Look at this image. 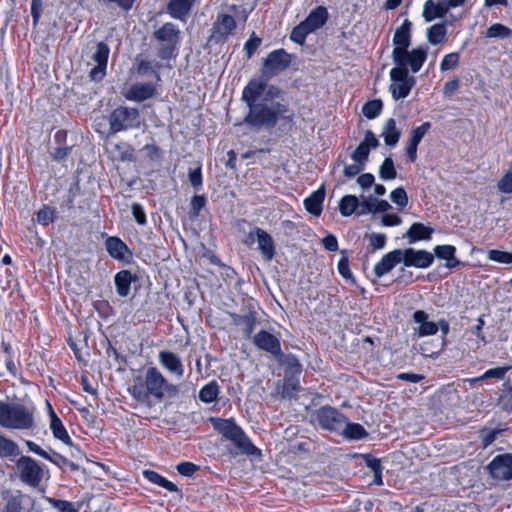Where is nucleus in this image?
<instances>
[{
    "label": "nucleus",
    "mask_w": 512,
    "mask_h": 512,
    "mask_svg": "<svg viewBox=\"0 0 512 512\" xmlns=\"http://www.w3.org/2000/svg\"><path fill=\"white\" fill-rule=\"evenodd\" d=\"M279 93L276 87L268 86L264 80L252 79L242 92V99L249 107L246 123L257 127H273L278 121L290 124L294 114L286 105L272 101Z\"/></svg>",
    "instance_id": "nucleus-1"
},
{
    "label": "nucleus",
    "mask_w": 512,
    "mask_h": 512,
    "mask_svg": "<svg viewBox=\"0 0 512 512\" xmlns=\"http://www.w3.org/2000/svg\"><path fill=\"white\" fill-rule=\"evenodd\" d=\"M128 391L136 400L145 401L149 396L160 400L166 394L176 393L177 389L165 379L157 368L149 367L144 378L137 376L133 379Z\"/></svg>",
    "instance_id": "nucleus-2"
},
{
    "label": "nucleus",
    "mask_w": 512,
    "mask_h": 512,
    "mask_svg": "<svg viewBox=\"0 0 512 512\" xmlns=\"http://www.w3.org/2000/svg\"><path fill=\"white\" fill-rule=\"evenodd\" d=\"M212 426L227 440L247 455H257L260 450L252 444L245 432L232 419L211 418Z\"/></svg>",
    "instance_id": "nucleus-3"
},
{
    "label": "nucleus",
    "mask_w": 512,
    "mask_h": 512,
    "mask_svg": "<svg viewBox=\"0 0 512 512\" xmlns=\"http://www.w3.org/2000/svg\"><path fill=\"white\" fill-rule=\"evenodd\" d=\"M34 422L32 412L20 404L0 403V425L7 429L25 430Z\"/></svg>",
    "instance_id": "nucleus-4"
},
{
    "label": "nucleus",
    "mask_w": 512,
    "mask_h": 512,
    "mask_svg": "<svg viewBox=\"0 0 512 512\" xmlns=\"http://www.w3.org/2000/svg\"><path fill=\"white\" fill-rule=\"evenodd\" d=\"M391 84L389 90L394 100L406 98L415 85V77L410 76L405 67H394L390 70Z\"/></svg>",
    "instance_id": "nucleus-5"
},
{
    "label": "nucleus",
    "mask_w": 512,
    "mask_h": 512,
    "mask_svg": "<svg viewBox=\"0 0 512 512\" xmlns=\"http://www.w3.org/2000/svg\"><path fill=\"white\" fill-rule=\"evenodd\" d=\"M141 124L139 112L135 108L118 107L109 118V125L112 132L137 128Z\"/></svg>",
    "instance_id": "nucleus-6"
},
{
    "label": "nucleus",
    "mask_w": 512,
    "mask_h": 512,
    "mask_svg": "<svg viewBox=\"0 0 512 512\" xmlns=\"http://www.w3.org/2000/svg\"><path fill=\"white\" fill-rule=\"evenodd\" d=\"M19 477L22 482L36 487L40 484L43 478V469L41 466L31 457L22 456L16 463Z\"/></svg>",
    "instance_id": "nucleus-7"
},
{
    "label": "nucleus",
    "mask_w": 512,
    "mask_h": 512,
    "mask_svg": "<svg viewBox=\"0 0 512 512\" xmlns=\"http://www.w3.org/2000/svg\"><path fill=\"white\" fill-rule=\"evenodd\" d=\"M154 36L162 45V58H169L176 45L179 43V30L174 24L166 23L160 29L155 31Z\"/></svg>",
    "instance_id": "nucleus-8"
},
{
    "label": "nucleus",
    "mask_w": 512,
    "mask_h": 512,
    "mask_svg": "<svg viewBox=\"0 0 512 512\" xmlns=\"http://www.w3.org/2000/svg\"><path fill=\"white\" fill-rule=\"evenodd\" d=\"M290 55L283 49L274 50L267 55L263 64V75L270 78L289 67Z\"/></svg>",
    "instance_id": "nucleus-9"
},
{
    "label": "nucleus",
    "mask_w": 512,
    "mask_h": 512,
    "mask_svg": "<svg viewBox=\"0 0 512 512\" xmlns=\"http://www.w3.org/2000/svg\"><path fill=\"white\" fill-rule=\"evenodd\" d=\"M401 253L402 263L407 267L426 269L430 267L434 261L433 253L426 250L406 248L401 249Z\"/></svg>",
    "instance_id": "nucleus-10"
},
{
    "label": "nucleus",
    "mask_w": 512,
    "mask_h": 512,
    "mask_svg": "<svg viewBox=\"0 0 512 512\" xmlns=\"http://www.w3.org/2000/svg\"><path fill=\"white\" fill-rule=\"evenodd\" d=\"M257 242L258 248L267 261L272 260L275 255V246L272 237L261 228H254L248 234L247 243Z\"/></svg>",
    "instance_id": "nucleus-11"
},
{
    "label": "nucleus",
    "mask_w": 512,
    "mask_h": 512,
    "mask_svg": "<svg viewBox=\"0 0 512 512\" xmlns=\"http://www.w3.org/2000/svg\"><path fill=\"white\" fill-rule=\"evenodd\" d=\"M411 38V22L406 19L400 27H398L393 36L394 49L392 52L393 60H401L405 55V50L410 46Z\"/></svg>",
    "instance_id": "nucleus-12"
},
{
    "label": "nucleus",
    "mask_w": 512,
    "mask_h": 512,
    "mask_svg": "<svg viewBox=\"0 0 512 512\" xmlns=\"http://www.w3.org/2000/svg\"><path fill=\"white\" fill-rule=\"evenodd\" d=\"M344 416L336 409L323 407L317 412L319 425L330 431L340 432L344 425Z\"/></svg>",
    "instance_id": "nucleus-13"
},
{
    "label": "nucleus",
    "mask_w": 512,
    "mask_h": 512,
    "mask_svg": "<svg viewBox=\"0 0 512 512\" xmlns=\"http://www.w3.org/2000/svg\"><path fill=\"white\" fill-rule=\"evenodd\" d=\"M493 478L509 480L512 478V455L502 454L496 456L488 465Z\"/></svg>",
    "instance_id": "nucleus-14"
},
{
    "label": "nucleus",
    "mask_w": 512,
    "mask_h": 512,
    "mask_svg": "<svg viewBox=\"0 0 512 512\" xmlns=\"http://www.w3.org/2000/svg\"><path fill=\"white\" fill-rule=\"evenodd\" d=\"M427 58V50L424 48H416L410 52L405 50V55L401 60H394L396 67H405L408 70L410 67L413 73L418 72L423 66Z\"/></svg>",
    "instance_id": "nucleus-15"
},
{
    "label": "nucleus",
    "mask_w": 512,
    "mask_h": 512,
    "mask_svg": "<svg viewBox=\"0 0 512 512\" xmlns=\"http://www.w3.org/2000/svg\"><path fill=\"white\" fill-rule=\"evenodd\" d=\"M108 56L109 47L103 42L98 43L96 46V50L92 55V61L95 63V67L91 69L90 77L93 80L102 79L105 75Z\"/></svg>",
    "instance_id": "nucleus-16"
},
{
    "label": "nucleus",
    "mask_w": 512,
    "mask_h": 512,
    "mask_svg": "<svg viewBox=\"0 0 512 512\" xmlns=\"http://www.w3.org/2000/svg\"><path fill=\"white\" fill-rule=\"evenodd\" d=\"M253 342L257 348L264 350L274 356L281 354V345L279 339L265 330H261L256 333L253 338Z\"/></svg>",
    "instance_id": "nucleus-17"
},
{
    "label": "nucleus",
    "mask_w": 512,
    "mask_h": 512,
    "mask_svg": "<svg viewBox=\"0 0 512 512\" xmlns=\"http://www.w3.org/2000/svg\"><path fill=\"white\" fill-rule=\"evenodd\" d=\"M4 500L2 512H28L32 504L30 497L19 491L7 494Z\"/></svg>",
    "instance_id": "nucleus-18"
},
{
    "label": "nucleus",
    "mask_w": 512,
    "mask_h": 512,
    "mask_svg": "<svg viewBox=\"0 0 512 512\" xmlns=\"http://www.w3.org/2000/svg\"><path fill=\"white\" fill-rule=\"evenodd\" d=\"M413 320L417 324V327L414 328V333L418 337L435 335L438 331L437 324L433 321H429L428 314L422 310L414 312Z\"/></svg>",
    "instance_id": "nucleus-19"
},
{
    "label": "nucleus",
    "mask_w": 512,
    "mask_h": 512,
    "mask_svg": "<svg viewBox=\"0 0 512 512\" xmlns=\"http://www.w3.org/2000/svg\"><path fill=\"white\" fill-rule=\"evenodd\" d=\"M401 249H395L385 254L379 262L374 265V273L378 278L388 274L397 264L402 263Z\"/></svg>",
    "instance_id": "nucleus-20"
},
{
    "label": "nucleus",
    "mask_w": 512,
    "mask_h": 512,
    "mask_svg": "<svg viewBox=\"0 0 512 512\" xmlns=\"http://www.w3.org/2000/svg\"><path fill=\"white\" fill-rule=\"evenodd\" d=\"M48 416H49V427L52 431L53 436L63 442L65 445H71V438L64 427L61 419L56 415L51 404L46 402Z\"/></svg>",
    "instance_id": "nucleus-21"
},
{
    "label": "nucleus",
    "mask_w": 512,
    "mask_h": 512,
    "mask_svg": "<svg viewBox=\"0 0 512 512\" xmlns=\"http://www.w3.org/2000/svg\"><path fill=\"white\" fill-rule=\"evenodd\" d=\"M444 3L443 0H426L422 9L424 20L432 22L435 19L444 17L448 13Z\"/></svg>",
    "instance_id": "nucleus-22"
},
{
    "label": "nucleus",
    "mask_w": 512,
    "mask_h": 512,
    "mask_svg": "<svg viewBox=\"0 0 512 512\" xmlns=\"http://www.w3.org/2000/svg\"><path fill=\"white\" fill-rule=\"evenodd\" d=\"M434 229L426 226L423 223H413L408 231L403 235V238L408 240V243H416L418 241H428L431 239Z\"/></svg>",
    "instance_id": "nucleus-23"
},
{
    "label": "nucleus",
    "mask_w": 512,
    "mask_h": 512,
    "mask_svg": "<svg viewBox=\"0 0 512 512\" xmlns=\"http://www.w3.org/2000/svg\"><path fill=\"white\" fill-rule=\"evenodd\" d=\"M159 362L176 377L181 378L184 375V367L176 354L169 351H161L159 353Z\"/></svg>",
    "instance_id": "nucleus-24"
},
{
    "label": "nucleus",
    "mask_w": 512,
    "mask_h": 512,
    "mask_svg": "<svg viewBox=\"0 0 512 512\" xmlns=\"http://www.w3.org/2000/svg\"><path fill=\"white\" fill-rule=\"evenodd\" d=\"M153 94V85L147 83H137L129 87L124 96L128 100L141 102L151 98Z\"/></svg>",
    "instance_id": "nucleus-25"
},
{
    "label": "nucleus",
    "mask_w": 512,
    "mask_h": 512,
    "mask_svg": "<svg viewBox=\"0 0 512 512\" xmlns=\"http://www.w3.org/2000/svg\"><path fill=\"white\" fill-rule=\"evenodd\" d=\"M325 198L324 186L319 187L304 200L305 209L312 215L318 217L322 212V205Z\"/></svg>",
    "instance_id": "nucleus-26"
},
{
    "label": "nucleus",
    "mask_w": 512,
    "mask_h": 512,
    "mask_svg": "<svg viewBox=\"0 0 512 512\" xmlns=\"http://www.w3.org/2000/svg\"><path fill=\"white\" fill-rule=\"evenodd\" d=\"M105 245L109 255L117 260H126L131 255L127 245L117 237H109Z\"/></svg>",
    "instance_id": "nucleus-27"
},
{
    "label": "nucleus",
    "mask_w": 512,
    "mask_h": 512,
    "mask_svg": "<svg viewBox=\"0 0 512 512\" xmlns=\"http://www.w3.org/2000/svg\"><path fill=\"white\" fill-rule=\"evenodd\" d=\"M456 247L453 245H437L434 247V254L437 258L445 260V266L449 269L455 268L461 262L455 257Z\"/></svg>",
    "instance_id": "nucleus-28"
},
{
    "label": "nucleus",
    "mask_w": 512,
    "mask_h": 512,
    "mask_svg": "<svg viewBox=\"0 0 512 512\" xmlns=\"http://www.w3.org/2000/svg\"><path fill=\"white\" fill-rule=\"evenodd\" d=\"M327 10L324 7H317L316 9L312 10L307 18L302 21V23L311 31L314 32L315 30L322 27L326 20H327Z\"/></svg>",
    "instance_id": "nucleus-29"
},
{
    "label": "nucleus",
    "mask_w": 512,
    "mask_h": 512,
    "mask_svg": "<svg viewBox=\"0 0 512 512\" xmlns=\"http://www.w3.org/2000/svg\"><path fill=\"white\" fill-rule=\"evenodd\" d=\"M401 133L402 131L397 127L396 121L389 119L383 127L381 136L387 146L394 147L398 143Z\"/></svg>",
    "instance_id": "nucleus-30"
},
{
    "label": "nucleus",
    "mask_w": 512,
    "mask_h": 512,
    "mask_svg": "<svg viewBox=\"0 0 512 512\" xmlns=\"http://www.w3.org/2000/svg\"><path fill=\"white\" fill-rule=\"evenodd\" d=\"M195 0H170L168 11L173 18L183 20L189 13Z\"/></svg>",
    "instance_id": "nucleus-31"
},
{
    "label": "nucleus",
    "mask_w": 512,
    "mask_h": 512,
    "mask_svg": "<svg viewBox=\"0 0 512 512\" xmlns=\"http://www.w3.org/2000/svg\"><path fill=\"white\" fill-rule=\"evenodd\" d=\"M390 204L386 200H377L372 197L364 199L361 203L359 215L367 213L385 212L390 209Z\"/></svg>",
    "instance_id": "nucleus-32"
},
{
    "label": "nucleus",
    "mask_w": 512,
    "mask_h": 512,
    "mask_svg": "<svg viewBox=\"0 0 512 512\" xmlns=\"http://www.w3.org/2000/svg\"><path fill=\"white\" fill-rule=\"evenodd\" d=\"M19 454L20 450L17 443L0 432V458L14 459Z\"/></svg>",
    "instance_id": "nucleus-33"
},
{
    "label": "nucleus",
    "mask_w": 512,
    "mask_h": 512,
    "mask_svg": "<svg viewBox=\"0 0 512 512\" xmlns=\"http://www.w3.org/2000/svg\"><path fill=\"white\" fill-rule=\"evenodd\" d=\"M233 323L238 326L246 336H250L255 328L256 318L251 312L243 315H233Z\"/></svg>",
    "instance_id": "nucleus-34"
},
{
    "label": "nucleus",
    "mask_w": 512,
    "mask_h": 512,
    "mask_svg": "<svg viewBox=\"0 0 512 512\" xmlns=\"http://www.w3.org/2000/svg\"><path fill=\"white\" fill-rule=\"evenodd\" d=\"M133 280L131 272L123 270L115 276L116 291L121 297H126L130 293V285Z\"/></svg>",
    "instance_id": "nucleus-35"
},
{
    "label": "nucleus",
    "mask_w": 512,
    "mask_h": 512,
    "mask_svg": "<svg viewBox=\"0 0 512 512\" xmlns=\"http://www.w3.org/2000/svg\"><path fill=\"white\" fill-rule=\"evenodd\" d=\"M340 432H342L345 438L350 440H360L367 436V432L362 425L349 423L346 418H344V425Z\"/></svg>",
    "instance_id": "nucleus-36"
},
{
    "label": "nucleus",
    "mask_w": 512,
    "mask_h": 512,
    "mask_svg": "<svg viewBox=\"0 0 512 512\" xmlns=\"http://www.w3.org/2000/svg\"><path fill=\"white\" fill-rule=\"evenodd\" d=\"M446 33V24L436 23L426 30V38L431 45H438L445 39Z\"/></svg>",
    "instance_id": "nucleus-37"
},
{
    "label": "nucleus",
    "mask_w": 512,
    "mask_h": 512,
    "mask_svg": "<svg viewBox=\"0 0 512 512\" xmlns=\"http://www.w3.org/2000/svg\"><path fill=\"white\" fill-rule=\"evenodd\" d=\"M236 27L235 20L232 16L221 14L218 16L215 24V30L221 36L230 35Z\"/></svg>",
    "instance_id": "nucleus-38"
},
{
    "label": "nucleus",
    "mask_w": 512,
    "mask_h": 512,
    "mask_svg": "<svg viewBox=\"0 0 512 512\" xmlns=\"http://www.w3.org/2000/svg\"><path fill=\"white\" fill-rule=\"evenodd\" d=\"M361 207L359 200L354 195H345L339 202L340 214L344 217H348L356 212L357 208Z\"/></svg>",
    "instance_id": "nucleus-39"
},
{
    "label": "nucleus",
    "mask_w": 512,
    "mask_h": 512,
    "mask_svg": "<svg viewBox=\"0 0 512 512\" xmlns=\"http://www.w3.org/2000/svg\"><path fill=\"white\" fill-rule=\"evenodd\" d=\"M485 37L489 39H507L512 37V30L501 23H494L485 31Z\"/></svg>",
    "instance_id": "nucleus-40"
},
{
    "label": "nucleus",
    "mask_w": 512,
    "mask_h": 512,
    "mask_svg": "<svg viewBox=\"0 0 512 512\" xmlns=\"http://www.w3.org/2000/svg\"><path fill=\"white\" fill-rule=\"evenodd\" d=\"M143 475L151 483H154L160 487H163L170 492H176L178 490L177 486L174 483L165 479L164 477H162L155 471L145 470V471H143Z\"/></svg>",
    "instance_id": "nucleus-41"
},
{
    "label": "nucleus",
    "mask_w": 512,
    "mask_h": 512,
    "mask_svg": "<svg viewBox=\"0 0 512 512\" xmlns=\"http://www.w3.org/2000/svg\"><path fill=\"white\" fill-rule=\"evenodd\" d=\"M219 394V386L216 381H210L199 391V399L204 403L214 402Z\"/></svg>",
    "instance_id": "nucleus-42"
},
{
    "label": "nucleus",
    "mask_w": 512,
    "mask_h": 512,
    "mask_svg": "<svg viewBox=\"0 0 512 512\" xmlns=\"http://www.w3.org/2000/svg\"><path fill=\"white\" fill-rule=\"evenodd\" d=\"M379 175L383 180H393L396 178L397 173L391 158H386L383 161L379 168Z\"/></svg>",
    "instance_id": "nucleus-43"
},
{
    "label": "nucleus",
    "mask_w": 512,
    "mask_h": 512,
    "mask_svg": "<svg viewBox=\"0 0 512 512\" xmlns=\"http://www.w3.org/2000/svg\"><path fill=\"white\" fill-rule=\"evenodd\" d=\"M55 220V210L48 207L43 206L36 215V221L38 224L47 226L53 223Z\"/></svg>",
    "instance_id": "nucleus-44"
},
{
    "label": "nucleus",
    "mask_w": 512,
    "mask_h": 512,
    "mask_svg": "<svg viewBox=\"0 0 512 512\" xmlns=\"http://www.w3.org/2000/svg\"><path fill=\"white\" fill-rule=\"evenodd\" d=\"M46 501L59 512H79L72 502L52 497H46Z\"/></svg>",
    "instance_id": "nucleus-45"
},
{
    "label": "nucleus",
    "mask_w": 512,
    "mask_h": 512,
    "mask_svg": "<svg viewBox=\"0 0 512 512\" xmlns=\"http://www.w3.org/2000/svg\"><path fill=\"white\" fill-rule=\"evenodd\" d=\"M381 110L382 102L380 100L369 101L362 108L364 116L368 119L376 118L381 113Z\"/></svg>",
    "instance_id": "nucleus-46"
},
{
    "label": "nucleus",
    "mask_w": 512,
    "mask_h": 512,
    "mask_svg": "<svg viewBox=\"0 0 512 512\" xmlns=\"http://www.w3.org/2000/svg\"><path fill=\"white\" fill-rule=\"evenodd\" d=\"M488 259L500 264H511L512 263V252H506L501 250H490L487 255Z\"/></svg>",
    "instance_id": "nucleus-47"
},
{
    "label": "nucleus",
    "mask_w": 512,
    "mask_h": 512,
    "mask_svg": "<svg viewBox=\"0 0 512 512\" xmlns=\"http://www.w3.org/2000/svg\"><path fill=\"white\" fill-rule=\"evenodd\" d=\"M312 33L302 22L291 32L290 38L297 44H303L308 34Z\"/></svg>",
    "instance_id": "nucleus-48"
},
{
    "label": "nucleus",
    "mask_w": 512,
    "mask_h": 512,
    "mask_svg": "<svg viewBox=\"0 0 512 512\" xmlns=\"http://www.w3.org/2000/svg\"><path fill=\"white\" fill-rule=\"evenodd\" d=\"M391 201L396 204L399 208H404L408 203V197L405 190L398 187L390 193Z\"/></svg>",
    "instance_id": "nucleus-49"
},
{
    "label": "nucleus",
    "mask_w": 512,
    "mask_h": 512,
    "mask_svg": "<svg viewBox=\"0 0 512 512\" xmlns=\"http://www.w3.org/2000/svg\"><path fill=\"white\" fill-rule=\"evenodd\" d=\"M431 124L429 122H424L420 126L414 128L411 131L410 137L408 140L411 142H414L416 144H419L423 137L426 135L428 130L430 129Z\"/></svg>",
    "instance_id": "nucleus-50"
},
{
    "label": "nucleus",
    "mask_w": 512,
    "mask_h": 512,
    "mask_svg": "<svg viewBox=\"0 0 512 512\" xmlns=\"http://www.w3.org/2000/svg\"><path fill=\"white\" fill-rule=\"evenodd\" d=\"M458 62L459 54L457 52L446 54L440 62V69L442 71L450 70L454 68L458 64Z\"/></svg>",
    "instance_id": "nucleus-51"
},
{
    "label": "nucleus",
    "mask_w": 512,
    "mask_h": 512,
    "mask_svg": "<svg viewBox=\"0 0 512 512\" xmlns=\"http://www.w3.org/2000/svg\"><path fill=\"white\" fill-rule=\"evenodd\" d=\"M497 187L503 193H512V167L499 180Z\"/></svg>",
    "instance_id": "nucleus-52"
},
{
    "label": "nucleus",
    "mask_w": 512,
    "mask_h": 512,
    "mask_svg": "<svg viewBox=\"0 0 512 512\" xmlns=\"http://www.w3.org/2000/svg\"><path fill=\"white\" fill-rule=\"evenodd\" d=\"M370 150L362 143L352 153V159L354 162H359L365 165V162L369 156Z\"/></svg>",
    "instance_id": "nucleus-53"
},
{
    "label": "nucleus",
    "mask_w": 512,
    "mask_h": 512,
    "mask_svg": "<svg viewBox=\"0 0 512 512\" xmlns=\"http://www.w3.org/2000/svg\"><path fill=\"white\" fill-rule=\"evenodd\" d=\"M509 370V367H496L487 370L483 375L482 378L484 379H503L507 371Z\"/></svg>",
    "instance_id": "nucleus-54"
},
{
    "label": "nucleus",
    "mask_w": 512,
    "mask_h": 512,
    "mask_svg": "<svg viewBox=\"0 0 512 512\" xmlns=\"http://www.w3.org/2000/svg\"><path fill=\"white\" fill-rule=\"evenodd\" d=\"M131 210L134 219L139 225L146 224V214L144 212L142 205H140L139 203H133Z\"/></svg>",
    "instance_id": "nucleus-55"
},
{
    "label": "nucleus",
    "mask_w": 512,
    "mask_h": 512,
    "mask_svg": "<svg viewBox=\"0 0 512 512\" xmlns=\"http://www.w3.org/2000/svg\"><path fill=\"white\" fill-rule=\"evenodd\" d=\"M369 242L374 249H382L386 244V236L382 233H372L369 235Z\"/></svg>",
    "instance_id": "nucleus-56"
},
{
    "label": "nucleus",
    "mask_w": 512,
    "mask_h": 512,
    "mask_svg": "<svg viewBox=\"0 0 512 512\" xmlns=\"http://www.w3.org/2000/svg\"><path fill=\"white\" fill-rule=\"evenodd\" d=\"M197 470V466L191 462H182L177 465V471L183 476H192Z\"/></svg>",
    "instance_id": "nucleus-57"
},
{
    "label": "nucleus",
    "mask_w": 512,
    "mask_h": 512,
    "mask_svg": "<svg viewBox=\"0 0 512 512\" xmlns=\"http://www.w3.org/2000/svg\"><path fill=\"white\" fill-rule=\"evenodd\" d=\"M401 223L402 219L397 214H384L381 218V224L383 226H399Z\"/></svg>",
    "instance_id": "nucleus-58"
},
{
    "label": "nucleus",
    "mask_w": 512,
    "mask_h": 512,
    "mask_svg": "<svg viewBox=\"0 0 512 512\" xmlns=\"http://www.w3.org/2000/svg\"><path fill=\"white\" fill-rule=\"evenodd\" d=\"M365 168V165L359 162H354L353 164L347 165L344 168V174L347 177H354L357 174H359L361 171H363Z\"/></svg>",
    "instance_id": "nucleus-59"
},
{
    "label": "nucleus",
    "mask_w": 512,
    "mask_h": 512,
    "mask_svg": "<svg viewBox=\"0 0 512 512\" xmlns=\"http://www.w3.org/2000/svg\"><path fill=\"white\" fill-rule=\"evenodd\" d=\"M27 448L29 449V451L39 455L40 457L44 458V459H50V454L47 453L46 451H44L38 444H36L35 442L33 441H30V440H27L25 442Z\"/></svg>",
    "instance_id": "nucleus-60"
},
{
    "label": "nucleus",
    "mask_w": 512,
    "mask_h": 512,
    "mask_svg": "<svg viewBox=\"0 0 512 512\" xmlns=\"http://www.w3.org/2000/svg\"><path fill=\"white\" fill-rule=\"evenodd\" d=\"M189 181L195 188H198L202 185V173L200 168L189 171Z\"/></svg>",
    "instance_id": "nucleus-61"
},
{
    "label": "nucleus",
    "mask_w": 512,
    "mask_h": 512,
    "mask_svg": "<svg viewBox=\"0 0 512 512\" xmlns=\"http://www.w3.org/2000/svg\"><path fill=\"white\" fill-rule=\"evenodd\" d=\"M338 271L340 275L345 279H351L352 278V272L349 268V264L347 259L342 258L338 262Z\"/></svg>",
    "instance_id": "nucleus-62"
},
{
    "label": "nucleus",
    "mask_w": 512,
    "mask_h": 512,
    "mask_svg": "<svg viewBox=\"0 0 512 512\" xmlns=\"http://www.w3.org/2000/svg\"><path fill=\"white\" fill-rule=\"evenodd\" d=\"M374 175L371 173H365L358 177L357 183L360 185L361 188L367 189L372 186L374 183Z\"/></svg>",
    "instance_id": "nucleus-63"
},
{
    "label": "nucleus",
    "mask_w": 512,
    "mask_h": 512,
    "mask_svg": "<svg viewBox=\"0 0 512 512\" xmlns=\"http://www.w3.org/2000/svg\"><path fill=\"white\" fill-rule=\"evenodd\" d=\"M322 244L328 251H336L338 249V241L334 235H327L322 239Z\"/></svg>",
    "instance_id": "nucleus-64"
}]
</instances>
